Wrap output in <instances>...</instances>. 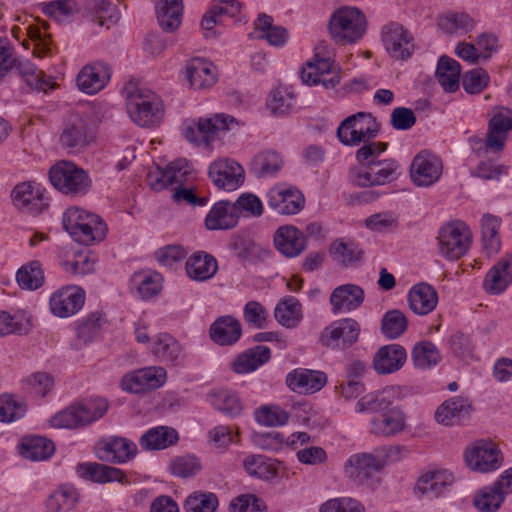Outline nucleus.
<instances>
[{"label": "nucleus", "instance_id": "393cba45", "mask_svg": "<svg viewBox=\"0 0 512 512\" xmlns=\"http://www.w3.org/2000/svg\"><path fill=\"white\" fill-rule=\"evenodd\" d=\"M406 428V415L399 407H393L370 421V432L379 437H393Z\"/></svg>", "mask_w": 512, "mask_h": 512}, {"label": "nucleus", "instance_id": "c03bdc74", "mask_svg": "<svg viewBox=\"0 0 512 512\" xmlns=\"http://www.w3.org/2000/svg\"><path fill=\"white\" fill-rule=\"evenodd\" d=\"M274 316L283 327L295 328L303 319L302 305L293 296L285 297L276 305Z\"/></svg>", "mask_w": 512, "mask_h": 512}, {"label": "nucleus", "instance_id": "3c124183", "mask_svg": "<svg viewBox=\"0 0 512 512\" xmlns=\"http://www.w3.org/2000/svg\"><path fill=\"white\" fill-rule=\"evenodd\" d=\"M505 494L497 482L480 489L474 496L473 504L480 512H497L505 500Z\"/></svg>", "mask_w": 512, "mask_h": 512}, {"label": "nucleus", "instance_id": "a19ab883", "mask_svg": "<svg viewBox=\"0 0 512 512\" xmlns=\"http://www.w3.org/2000/svg\"><path fill=\"white\" fill-rule=\"evenodd\" d=\"M271 357L268 347L258 345L240 354L233 362V370L238 374L255 371L258 367L267 363Z\"/></svg>", "mask_w": 512, "mask_h": 512}, {"label": "nucleus", "instance_id": "4d7b16f0", "mask_svg": "<svg viewBox=\"0 0 512 512\" xmlns=\"http://www.w3.org/2000/svg\"><path fill=\"white\" fill-rule=\"evenodd\" d=\"M282 156L273 150L258 153L252 161V169L258 176H268L277 173L283 166Z\"/></svg>", "mask_w": 512, "mask_h": 512}, {"label": "nucleus", "instance_id": "f257e3e1", "mask_svg": "<svg viewBox=\"0 0 512 512\" xmlns=\"http://www.w3.org/2000/svg\"><path fill=\"white\" fill-rule=\"evenodd\" d=\"M63 227L71 237L83 245L102 241L107 226L102 219L78 207H71L63 214Z\"/></svg>", "mask_w": 512, "mask_h": 512}, {"label": "nucleus", "instance_id": "9d476101", "mask_svg": "<svg viewBox=\"0 0 512 512\" xmlns=\"http://www.w3.org/2000/svg\"><path fill=\"white\" fill-rule=\"evenodd\" d=\"M229 122H234V118L224 114L215 115L213 118L184 124L182 132L187 141L197 146H209L219 132L229 129Z\"/></svg>", "mask_w": 512, "mask_h": 512}, {"label": "nucleus", "instance_id": "a211bd4d", "mask_svg": "<svg viewBox=\"0 0 512 512\" xmlns=\"http://www.w3.org/2000/svg\"><path fill=\"white\" fill-rule=\"evenodd\" d=\"M136 453V444L124 437L107 436L96 444L97 457L104 462L125 463L134 458Z\"/></svg>", "mask_w": 512, "mask_h": 512}, {"label": "nucleus", "instance_id": "2f4dec72", "mask_svg": "<svg viewBox=\"0 0 512 512\" xmlns=\"http://www.w3.org/2000/svg\"><path fill=\"white\" fill-rule=\"evenodd\" d=\"M471 404L468 399L454 396L444 401L435 412L438 423L451 426L467 418L470 414Z\"/></svg>", "mask_w": 512, "mask_h": 512}, {"label": "nucleus", "instance_id": "864d4df0", "mask_svg": "<svg viewBox=\"0 0 512 512\" xmlns=\"http://www.w3.org/2000/svg\"><path fill=\"white\" fill-rule=\"evenodd\" d=\"M500 220L490 214H485L481 220L482 247L488 256H492L500 250L501 241L498 235Z\"/></svg>", "mask_w": 512, "mask_h": 512}, {"label": "nucleus", "instance_id": "b1692460", "mask_svg": "<svg viewBox=\"0 0 512 512\" xmlns=\"http://www.w3.org/2000/svg\"><path fill=\"white\" fill-rule=\"evenodd\" d=\"M385 461L371 453L353 454L344 466L345 474L354 480L363 481L382 470Z\"/></svg>", "mask_w": 512, "mask_h": 512}, {"label": "nucleus", "instance_id": "6e6552de", "mask_svg": "<svg viewBox=\"0 0 512 512\" xmlns=\"http://www.w3.org/2000/svg\"><path fill=\"white\" fill-rule=\"evenodd\" d=\"M471 244V232L462 221L444 225L438 235L439 253L448 260L464 256Z\"/></svg>", "mask_w": 512, "mask_h": 512}, {"label": "nucleus", "instance_id": "cd10ccee", "mask_svg": "<svg viewBox=\"0 0 512 512\" xmlns=\"http://www.w3.org/2000/svg\"><path fill=\"white\" fill-rule=\"evenodd\" d=\"M151 352L157 359L172 366H183L185 363V353L181 344L167 333L155 337Z\"/></svg>", "mask_w": 512, "mask_h": 512}, {"label": "nucleus", "instance_id": "09e8293b", "mask_svg": "<svg viewBox=\"0 0 512 512\" xmlns=\"http://www.w3.org/2000/svg\"><path fill=\"white\" fill-rule=\"evenodd\" d=\"M79 500L77 490L71 485H61L55 489L46 500L49 512H68Z\"/></svg>", "mask_w": 512, "mask_h": 512}, {"label": "nucleus", "instance_id": "aec40b11", "mask_svg": "<svg viewBox=\"0 0 512 512\" xmlns=\"http://www.w3.org/2000/svg\"><path fill=\"white\" fill-rule=\"evenodd\" d=\"M85 292L78 286H66L55 291L49 300L51 313L59 318L75 315L84 305Z\"/></svg>", "mask_w": 512, "mask_h": 512}, {"label": "nucleus", "instance_id": "7c9ffc66", "mask_svg": "<svg viewBox=\"0 0 512 512\" xmlns=\"http://www.w3.org/2000/svg\"><path fill=\"white\" fill-rule=\"evenodd\" d=\"M410 309L417 315H427L438 304V293L435 288L427 283L415 284L408 293Z\"/></svg>", "mask_w": 512, "mask_h": 512}, {"label": "nucleus", "instance_id": "79ce46f5", "mask_svg": "<svg viewBox=\"0 0 512 512\" xmlns=\"http://www.w3.org/2000/svg\"><path fill=\"white\" fill-rule=\"evenodd\" d=\"M155 9L159 25L165 31H173L181 24L182 0H157Z\"/></svg>", "mask_w": 512, "mask_h": 512}, {"label": "nucleus", "instance_id": "a878e982", "mask_svg": "<svg viewBox=\"0 0 512 512\" xmlns=\"http://www.w3.org/2000/svg\"><path fill=\"white\" fill-rule=\"evenodd\" d=\"M365 298L364 290L356 284H343L330 295V304L335 314L348 313L361 306Z\"/></svg>", "mask_w": 512, "mask_h": 512}, {"label": "nucleus", "instance_id": "423d86ee", "mask_svg": "<svg viewBox=\"0 0 512 512\" xmlns=\"http://www.w3.org/2000/svg\"><path fill=\"white\" fill-rule=\"evenodd\" d=\"M379 132V124L366 112H358L345 118L337 128L339 141L346 146H359L375 138Z\"/></svg>", "mask_w": 512, "mask_h": 512}, {"label": "nucleus", "instance_id": "8fccbe9b", "mask_svg": "<svg viewBox=\"0 0 512 512\" xmlns=\"http://www.w3.org/2000/svg\"><path fill=\"white\" fill-rule=\"evenodd\" d=\"M162 287V277L159 273L145 270L134 273L131 278V289L138 292L142 299L156 296Z\"/></svg>", "mask_w": 512, "mask_h": 512}, {"label": "nucleus", "instance_id": "412c9836", "mask_svg": "<svg viewBox=\"0 0 512 512\" xmlns=\"http://www.w3.org/2000/svg\"><path fill=\"white\" fill-rule=\"evenodd\" d=\"M208 175L215 186L225 191L238 189L244 181V169L231 159H218L211 163Z\"/></svg>", "mask_w": 512, "mask_h": 512}, {"label": "nucleus", "instance_id": "49530a36", "mask_svg": "<svg viewBox=\"0 0 512 512\" xmlns=\"http://www.w3.org/2000/svg\"><path fill=\"white\" fill-rule=\"evenodd\" d=\"M254 25L255 37L267 40L272 46H283L288 39L286 29L273 25V18L269 15H259Z\"/></svg>", "mask_w": 512, "mask_h": 512}, {"label": "nucleus", "instance_id": "473e14b6", "mask_svg": "<svg viewBox=\"0 0 512 512\" xmlns=\"http://www.w3.org/2000/svg\"><path fill=\"white\" fill-rule=\"evenodd\" d=\"M239 215L235 205L228 201H219L211 208L205 219L209 230H227L235 227Z\"/></svg>", "mask_w": 512, "mask_h": 512}, {"label": "nucleus", "instance_id": "5fc2aeb1", "mask_svg": "<svg viewBox=\"0 0 512 512\" xmlns=\"http://www.w3.org/2000/svg\"><path fill=\"white\" fill-rule=\"evenodd\" d=\"M245 471L252 477L271 480L277 476V468L271 459L263 455H248L243 459Z\"/></svg>", "mask_w": 512, "mask_h": 512}, {"label": "nucleus", "instance_id": "6e6d98bb", "mask_svg": "<svg viewBox=\"0 0 512 512\" xmlns=\"http://www.w3.org/2000/svg\"><path fill=\"white\" fill-rule=\"evenodd\" d=\"M17 69L26 83L36 90L45 92L54 85L50 77H46L43 71L39 70L35 64L28 60L19 61Z\"/></svg>", "mask_w": 512, "mask_h": 512}, {"label": "nucleus", "instance_id": "ea45409f", "mask_svg": "<svg viewBox=\"0 0 512 512\" xmlns=\"http://www.w3.org/2000/svg\"><path fill=\"white\" fill-rule=\"evenodd\" d=\"M396 399L394 387H386L381 391L369 393L363 396L355 405L358 413L386 412Z\"/></svg>", "mask_w": 512, "mask_h": 512}, {"label": "nucleus", "instance_id": "de8ad7c7", "mask_svg": "<svg viewBox=\"0 0 512 512\" xmlns=\"http://www.w3.org/2000/svg\"><path fill=\"white\" fill-rule=\"evenodd\" d=\"M460 64L447 56L440 57L436 69L439 84L446 92H455L459 88Z\"/></svg>", "mask_w": 512, "mask_h": 512}, {"label": "nucleus", "instance_id": "f03ea898", "mask_svg": "<svg viewBox=\"0 0 512 512\" xmlns=\"http://www.w3.org/2000/svg\"><path fill=\"white\" fill-rule=\"evenodd\" d=\"M127 111L138 126L153 127L161 122L164 107L154 92L134 87L127 94Z\"/></svg>", "mask_w": 512, "mask_h": 512}, {"label": "nucleus", "instance_id": "4be33fe9", "mask_svg": "<svg viewBox=\"0 0 512 512\" xmlns=\"http://www.w3.org/2000/svg\"><path fill=\"white\" fill-rule=\"evenodd\" d=\"M111 79L109 64L96 61L84 66L77 75L78 88L89 95H93L104 89Z\"/></svg>", "mask_w": 512, "mask_h": 512}, {"label": "nucleus", "instance_id": "603ef678", "mask_svg": "<svg viewBox=\"0 0 512 512\" xmlns=\"http://www.w3.org/2000/svg\"><path fill=\"white\" fill-rule=\"evenodd\" d=\"M332 259L342 267H350L361 261L363 251L354 242L336 240L330 246Z\"/></svg>", "mask_w": 512, "mask_h": 512}, {"label": "nucleus", "instance_id": "37998d69", "mask_svg": "<svg viewBox=\"0 0 512 512\" xmlns=\"http://www.w3.org/2000/svg\"><path fill=\"white\" fill-rule=\"evenodd\" d=\"M77 473L85 479L98 483H107L124 479L122 470L101 463H83L78 465Z\"/></svg>", "mask_w": 512, "mask_h": 512}, {"label": "nucleus", "instance_id": "774afa93", "mask_svg": "<svg viewBox=\"0 0 512 512\" xmlns=\"http://www.w3.org/2000/svg\"><path fill=\"white\" fill-rule=\"evenodd\" d=\"M319 512H365V508L353 498L341 497L326 501Z\"/></svg>", "mask_w": 512, "mask_h": 512}, {"label": "nucleus", "instance_id": "f704fd0d", "mask_svg": "<svg viewBox=\"0 0 512 512\" xmlns=\"http://www.w3.org/2000/svg\"><path fill=\"white\" fill-rule=\"evenodd\" d=\"M512 282V255L501 258L487 273L484 288L488 293L500 294Z\"/></svg>", "mask_w": 512, "mask_h": 512}, {"label": "nucleus", "instance_id": "680f3d73", "mask_svg": "<svg viewBox=\"0 0 512 512\" xmlns=\"http://www.w3.org/2000/svg\"><path fill=\"white\" fill-rule=\"evenodd\" d=\"M440 352L436 345L430 341H423L415 345L412 351V360L420 369L430 368L440 361Z\"/></svg>", "mask_w": 512, "mask_h": 512}, {"label": "nucleus", "instance_id": "5701e85b", "mask_svg": "<svg viewBox=\"0 0 512 512\" xmlns=\"http://www.w3.org/2000/svg\"><path fill=\"white\" fill-rule=\"evenodd\" d=\"M285 382L294 392L313 394L326 385L327 375L319 370L296 368L287 374Z\"/></svg>", "mask_w": 512, "mask_h": 512}, {"label": "nucleus", "instance_id": "e433bc0d", "mask_svg": "<svg viewBox=\"0 0 512 512\" xmlns=\"http://www.w3.org/2000/svg\"><path fill=\"white\" fill-rule=\"evenodd\" d=\"M179 440L178 432L169 426H156L148 429L139 439L143 450H163L175 445Z\"/></svg>", "mask_w": 512, "mask_h": 512}, {"label": "nucleus", "instance_id": "a18cd8bd", "mask_svg": "<svg viewBox=\"0 0 512 512\" xmlns=\"http://www.w3.org/2000/svg\"><path fill=\"white\" fill-rule=\"evenodd\" d=\"M55 451L53 442L45 437H25L20 444V454L32 461H42L50 458Z\"/></svg>", "mask_w": 512, "mask_h": 512}, {"label": "nucleus", "instance_id": "4468645a", "mask_svg": "<svg viewBox=\"0 0 512 512\" xmlns=\"http://www.w3.org/2000/svg\"><path fill=\"white\" fill-rule=\"evenodd\" d=\"M359 335V323L352 318H345L327 326L321 333L320 342L331 349H345L356 343Z\"/></svg>", "mask_w": 512, "mask_h": 512}, {"label": "nucleus", "instance_id": "0eeeda50", "mask_svg": "<svg viewBox=\"0 0 512 512\" xmlns=\"http://www.w3.org/2000/svg\"><path fill=\"white\" fill-rule=\"evenodd\" d=\"M467 467L479 473L498 470L503 464V455L492 441L480 439L469 444L463 453Z\"/></svg>", "mask_w": 512, "mask_h": 512}, {"label": "nucleus", "instance_id": "f3484780", "mask_svg": "<svg viewBox=\"0 0 512 512\" xmlns=\"http://www.w3.org/2000/svg\"><path fill=\"white\" fill-rule=\"evenodd\" d=\"M266 197L268 206L281 215L297 214L305 204L303 194L293 186H274L269 189Z\"/></svg>", "mask_w": 512, "mask_h": 512}, {"label": "nucleus", "instance_id": "0e129e2a", "mask_svg": "<svg viewBox=\"0 0 512 512\" xmlns=\"http://www.w3.org/2000/svg\"><path fill=\"white\" fill-rule=\"evenodd\" d=\"M218 507V498L211 492H194L184 503L186 512H214Z\"/></svg>", "mask_w": 512, "mask_h": 512}, {"label": "nucleus", "instance_id": "e2e57ef3", "mask_svg": "<svg viewBox=\"0 0 512 512\" xmlns=\"http://www.w3.org/2000/svg\"><path fill=\"white\" fill-rule=\"evenodd\" d=\"M211 404L223 413L236 417L242 412V404L237 394L230 390H219L211 395Z\"/></svg>", "mask_w": 512, "mask_h": 512}, {"label": "nucleus", "instance_id": "2eb2a0df", "mask_svg": "<svg viewBox=\"0 0 512 512\" xmlns=\"http://www.w3.org/2000/svg\"><path fill=\"white\" fill-rule=\"evenodd\" d=\"M301 79L309 86L322 85L325 89H333L340 83V69L329 58L315 59L302 69Z\"/></svg>", "mask_w": 512, "mask_h": 512}, {"label": "nucleus", "instance_id": "dca6fc26", "mask_svg": "<svg viewBox=\"0 0 512 512\" xmlns=\"http://www.w3.org/2000/svg\"><path fill=\"white\" fill-rule=\"evenodd\" d=\"M166 380L167 373L163 367L150 366L125 375L121 380V387L131 393H141L160 388Z\"/></svg>", "mask_w": 512, "mask_h": 512}, {"label": "nucleus", "instance_id": "bb28decb", "mask_svg": "<svg viewBox=\"0 0 512 512\" xmlns=\"http://www.w3.org/2000/svg\"><path fill=\"white\" fill-rule=\"evenodd\" d=\"M277 250L286 257H297L306 248V237L295 226H281L274 234Z\"/></svg>", "mask_w": 512, "mask_h": 512}, {"label": "nucleus", "instance_id": "052dcab7", "mask_svg": "<svg viewBox=\"0 0 512 512\" xmlns=\"http://www.w3.org/2000/svg\"><path fill=\"white\" fill-rule=\"evenodd\" d=\"M408 321L400 310L387 311L381 321V332L388 339L400 337L407 329Z\"/></svg>", "mask_w": 512, "mask_h": 512}, {"label": "nucleus", "instance_id": "f8f14e48", "mask_svg": "<svg viewBox=\"0 0 512 512\" xmlns=\"http://www.w3.org/2000/svg\"><path fill=\"white\" fill-rule=\"evenodd\" d=\"M383 45L396 60H407L414 52V38L400 23L390 22L381 31Z\"/></svg>", "mask_w": 512, "mask_h": 512}, {"label": "nucleus", "instance_id": "7ed1b4c3", "mask_svg": "<svg viewBox=\"0 0 512 512\" xmlns=\"http://www.w3.org/2000/svg\"><path fill=\"white\" fill-rule=\"evenodd\" d=\"M367 21L364 13L356 7H340L331 16L329 31L340 45L353 44L366 32Z\"/></svg>", "mask_w": 512, "mask_h": 512}, {"label": "nucleus", "instance_id": "58836bf2", "mask_svg": "<svg viewBox=\"0 0 512 512\" xmlns=\"http://www.w3.org/2000/svg\"><path fill=\"white\" fill-rule=\"evenodd\" d=\"M186 77L195 89L209 88L216 82L215 67L208 60L194 58L186 65Z\"/></svg>", "mask_w": 512, "mask_h": 512}, {"label": "nucleus", "instance_id": "72a5a7b5", "mask_svg": "<svg viewBox=\"0 0 512 512\" xmlns=\"http://www.w3.org/2000/svg\"><path fill=\"white\" fill-rule=\"evenodd\" d=\"M210 338L218 345H233L242 335L240 322L230 316H221L216 319L210 327Z\"/></svg>", "mask_w": 512, "mask_h": 512}, {"label": "nucleus", "instance_id": "c9c22d12", "mask_svg": "<svg viewBox=\"0 0 512 512\" xmlns=\"http://www.w3.org/2000/svg\"><path fill=\"white\" fill-rule=\"evenodd\" d=\"M187 276L195 281L211 279L218 271L217 260L209 253L198 251L192 254L185 265Z\"/></svg>", "mask_w": 512, "mask_h": 512}, {"label": "nucleus", "instance_id": "39448f33", "mask_svg": "<svg viewBox=\"0 0 512 512\" xmlns=\"http://www.w3.org/2000/svg\"><path fill=\"white\" fill-rule=\"evenodd\" d=\"M49 178L58 191L69 196L84 195L91 187L88 173L70 161H60L51 167Z\"/></svg>", "mask_w": 512, "mask_h": 512}, {"label": "nucleus", "instance_id": "9b49d317", "mask_svg": "<svg viewBox=\"0 0 512 512\" xmlns=\"http://www.w3.org/2000/svg\"><path fill=\"white\" fill-rule=\"evenodd\" d=\"M11 199L18 210L32 215L40 214L49 205L45 189L34 181L17 184L11 192Z\"/></svg>", "mask_w": 512, "mask_h": 512}, {"label": "nucleus", "instance_id": "c756f323", "mask_svg": "<svg viewBox=\"0 0 512 512\" xmlns=\"http://www.w3.org/2000/svg\"><path fill=\"white\" fill-rule=\"evenodd\" d=\"M453 480V475L448 470H429L419 477L416 489L430 499L438 498L453 483Z\"/></svg>", "mask_w": 512, "mask_h": 512}, {"label": "nucleus", "instance_id": "6ab92c4d", "mask_svg": "<svg viewBox=\"0 0 512 512\" xmlns=\"http://www.w3.org/2000/svg\"><path fill=\"white\" fill-rule=\"evenodd\" d=\"M94 140L89 123L80 115L72 114L64 124L60 142L69 151H80Z\"/></svg>", "mask_w": 512, "mask_h": 512}, {"label": "nucleus", "instance_id": "13d9d810", "mask_svg": "<svg viewBox=\"0 0 512 512\" xmlns=\"http://www.w3.org/2000/svg\"><path fill=\"white\" fill-rule=\"evenodd\" d=\"M438 26L448 34L467 33L474 28V20L466 13L449 12L439 18Z\"/></svg>", "mask_w": 512, "mask_h": 512}, {"label": "nucleus", "instance_id": "338daca9", "mask_svg": "<svg viewBox=\"0 0 512 512\" xmlns=\"http://www.w3.org/2000/svg\"><path fill=\"white\" fill-rule=\"evenodd\" d=\"M269 313L258 301H248L243 308V318L248 325L256 329L267 326Z\"/></svg>", "mask_w": 512, "mask_h": 512}, {"label": "nucleus", "instance_id": "c85d7f7f", "mask_svg": "<svg viewBox=\"0 0 512 512\" xmlns=\"http://www.w3.org/2000/svg\"><path fill=\"white\" fill-rule=\"evenodd\" d=\"M406 358V351L401 345H385L375 353L373 367L379 374H391L404 365Z\"/></svg>", "mask_w": 512, "mask_h": 512}, {"label": "nucleus", "instance_id": "bf43d9fd", "mask_svg": "<svg viewBox=\"0 0 512 512\" xmlns=\"http://www.w3.org/2000/svg\"><path fill=\"white\" fill-rule=\"evenodd\" d=\"M16 280L22 289L36 290L44 282V272L38 261H33L22 266L17 274Z\"/></svg>", "mask_w": 512, "mask_h": 512}, {"label": "nucleus", "instance_id": "69168bd1", "mask_svg": "<svg viewBox=\"0 0 512 512\" xmlns=\"http://www.w3.org/2000/svg\"><path fill=\"white\" fill-rule=\"evenodd\" d=\"M202 469L201 462L194 455H182L171 460L170 470L175 476L181 478L192 477Z\"/></svg>", "mask_w": 512, "mask_h": 512}, {"label": "nucleus", "instance_id": "20e7f679", "mask_svg": "<svg viewBox=\"0 0 512 512\" xmlns=\"http://www.w3.org/2000/svg\"><path fill=\"white\" fill-rule=\"evenodd\" d=\"M107 410L108 402L106 399L92 398L55 414L50 419V424L54 428H78L102 418Z\"/></svg>", "mask_w": 512, "mask_h": 512}, {"label": "nucleus", "instance_id": "ddd939ff", "mask_svg": "<svg viewBox=\"0 0 512 512\" xmlns=\"http://www.w3.org/2000/svg\"><path fill=\"white\" fill-rule=\"evenodd\" d=\"M442 171V160L427 150L419 152L410 165L411 180L418 187L433 185L440 179Z\"/></svg>", "mask_w": 512, "mask_h": 512}, {"label": "nucleus", "instance_id": "4c0bfd02", "mask_svg": "<svg viewBox=\"0 0 512 512\" xmlns=\"http://www.w3.org/2000/svg\"><path fill=\"white\" fill-rule=\"evenodd\" d=\"M512 128V111L501 109L494 114L489 123V133L486 146L499 151L503 148L507 139V133Z\"/></svg>", "mask_w": 512, "mask_h": 512}, {"label": "nucleus", "instance_id": "1a4fd4ad", "mask_svg": "<svg viewBox=\"0 0 512 512\" xmlns=\"http://www.w3.org/2000/svg\"><path fill=\"white\" fill-rule=\"evenodd\" d=\"M194 178V170L186 159L175 160L164 169L157 168L147 175L148 184L155 191H161L170 185L184 186Z\"/></svg>", "mask_w": 512, "mask_h": 512}]
</instances>
